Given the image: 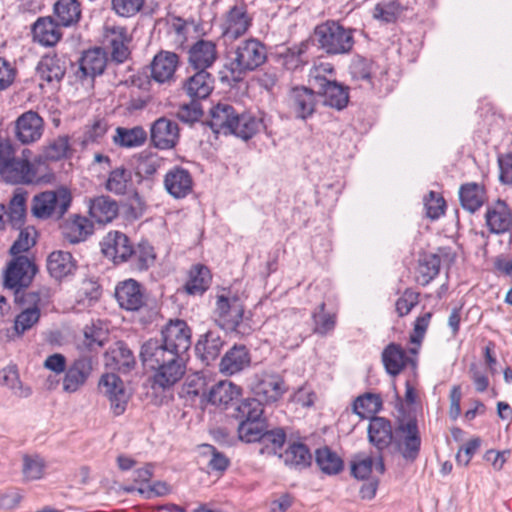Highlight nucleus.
<instances>
[{"label":"nucleus","mask_w":512,"mask_h":512,"mask_svg":"<svg viewBox=\"0 0 512 512\" xmlns=\"http://www.w3.org/2000/svg\"><path fill=\"white\" fill-rule=\"evenodd\" d=\"M77 264L72 254L67 251H53L47 258V270L51 277L61 280L74 274Z\"/></svg>","instance_id":"nucleus-33"},{"label":"nucleus","mask_w":512,"mask_h":512,"mask_svg":"<svg viewBox=\"0 0 512 512\" xmlns=\"http://www.w3.org/2000/svg\"><path fill=\"white\" fill-rule=\"evenodd\" d=\"M115 298L120 308L130 312L140 311L148 301L144 286L132 278L120 281L116 285Z\"/></svg>","instance_id":"nucleus-8"},{"label":"nucleus","mask_w":512,"mask_h":512,"mask_svg":"<svg viewBox=\"0 0 512 512\" xmlns=\"http://www.w3.org/2000/svg\"><path fill=\"white\" fill-rule=\"evenodd\" d=\"M211 279L210 270L206 266L194 265L189 270L183 289L189 295H202L210 287Z\"/></svg>","instance_id":"nucleus-39"},{"label":"nucleus","mask_w":512,"mask_h":512,"mask_svg":"<svg viewBox=\"0 0 512 512\" xmlns=\"http://www.w3.org/2000/svg\"><path fill=\"white\" fill-rule=\"evenodd\" d=\"M374 63L363 57H356L353 59L349 71L353 79L365 81L371 88L375 84L372 80V70Z\"/></svg>","instance_id":"nucleus-55"},{"label":"nucleus","mask_w":512,"mask_h":512,"mask_svg":"<svg viewBox=\"0 0 512 512\" xmlns=\"http://www.w3.org/2000/svg\"><path fill=\"white\" fill-rule=\"evenodd\" d=\"M368 439L378 451H383L393 443L400 447V443L394 438L391 422L384 417L374 416L370 419Z\"/></svg>","instance_id":"nucleus-25"},{"label":"nucleus","mask_w":512,"mask_h":512,"mask_svg":"<svg viewBox=\"0 0 512 512\" xmlns=\"http://www.w3.org/2000/svg\"><path fill=\"white\" fill-rule=\"evenodd\" d=\"M150 140L160 150L173 149L179 141L178 124L167 117L158 118L151 125Z\"/></svg>","instance_id":"nucleus-16"},{"label":"nucleus","mask_w":512,"mask_h":512,"mask_svg":"<svg viewBox=\"0 0 512 512\" xmlns=\"http://www.w3.org/2000/svg\"><path fill=\"white\" fill-rule=\"evenodd\" d=\"M189 63L197 70H207L218 58L217 46L213 41L200 39L189 49Z\"/></svg>","instance_id":"nucleus-27"},{"label":"nucleus","mask_w":512,"mask_h":512,"mask_svg":"<svg viewBox=\"0 0 512 512\" xmlns=\"http://www.w3.org/2000/svg\"><path fill=\"white\" fill-rule=\"evenodd\" d=\"M214 89V78L207 70H198L183 84V90L192 100L207 98Z\"/></svg>","instance_id":"nucleus-30"},{"label":"nucleus","mask_w":512,"mask_h":512,"mask_svg":"<svg viewBox=\"0 0 512 512\" xmlns=\"http://www.w3.org/2000/svg\"><path fill=\"white\" fill-rule=\"evenodd\" d=\"M249 351L244 345H234L222 357L219 365L220 372L233 375L250 366Z\"/></svg>","instance_id":"nucleus-32"},{"label":"nucleus","mask_w":512,"mask_h":512,"mask_svg":"<svg viewBox=\"0 0 512 512\" xmlns=\"http://www.w3.org/2000/svg\"><path fill=\"white\" fill-rule=\"evenodd\" d=\"M242 389L230 381H220L213 385L206 394L208 402L213 405H228L241 396Z\"/></svg>","instance_id":"nucleus-41"},{"label":"nucleus","mask_w":512,"mask_h":512,"mask_svg":"<svg viewBox=\"0 0 512 512\" xmlns=\"http://www.w3.org/2000/svg\"><path fill=\"white\" fill-rule=\"evenodd\" d=\"M441 258L436 254H425L419 260L417 269V281L423 285H428L440 271Z\"/></svg>","instance_id":"nucleus-47"},{"label":"nucleus","mask_w":512,"mask_h":512,"mask_svg":"<svg viewBox=\"0 0 512 512\" xmlns=\"http://www.w3.org/2000/svg\"><path fill=\"white\" fill-rule=\"evenodd\" d=\"M221 336L215 331H208L196 343L195 351L197 356L206 365L217 359L223 347Z\"/></svg>","instance_id":"nucleus-36"},{"label":"nucleus","mask_w":512,"mask_h":512,"mask_svg":"<svg viewBox=\"0 0 512 512\" xmlns=\"http://www.w3.org/2000/svg\"><path fill=\"white\" fill-rule=\"evenodd\" d=\"M26 193H15L11 198L7 209V220L12 228L20 229L26 217Z\"/></svg>","instance_id":"nucleus-46"},{"label":"nucleus","mask_w":512,"mask_h":512,"mask_svg":"<svg viewBox=\"0 0 512 512\" xmlns=\"http://www.w3.org/2000/svg\"><path fill=\"white\" fill-rule=\"evenodd\" d=\"M131 37L124 26L106 24L102 32V49L110 53L112 61L124 63L130 56Z\"/></svg>","instance_id":"nucleus-7"},{"label":"nucleus","mask_w":512,"mask_h":512,"mask_svg":"<svg viewBox=\"0 0 512 512\" xmlns=\"http://www.w3.org/2000/svg\"><path fill=\"white\" fill-rule=\"evenodd\" d=\"M70 191L65 187L45 191L33 197L31 212L38 219L62 218L71 205Z\"/></svg>","instance_id":"nucleus-6"},{"label":"nucleus","mask_w":512,"mask_h":512,"mask_svg":"<svg viewBox=\"0 0 512 512\" xmlns=\"http://www.w3.org/2000/svg\"><path fill=\"white\" fill-rule=\"evenodd\" d=\"M0 385L8 387L18 397L27 398L32 393V390L23 386L20 381L16 365H8L0 370Z\"/></svg>","instance_id":"nucleus-45"},{"label":"nucleus","mask_w":512,"mask_h":512,"mask_svg":"<svg viewBox=\"0 0 512 512\" xmlns=\"http://www.w3.org/2000/svg\"><path fill=\"white\" fill-rule=\"evenodd\" d=\"M382 362L386 372L391 376L401 373L405 367H411L414 374L417 369V359L409 357L401 345L390 343L382 352Z\"/></svg>","instance_id":"nucleus-20"},{"label":"nucleus","mask_w":512,"mask_h":512,"mask_svg":"<svg viewBox=\"0 0 512 512\" xmlns=\"http://www.w3.org/2000/svg\"><path fill=\"white\" fill-rule=\"evenodd\" d=\"M53 11L58 24L63 27L74 26L81 18V5L78 0H58Z\"/></svg>","instance_id":"nucleus-43"},{"label":"nucleus","mask_w":512,"mask_h":512,"mask_svg":"<svg viewBox=\"0 0 512 512\" xmlns=\"http://www.w3.org/2000/svg\"><path fill=\"white\" fill-rule=\"evenodd\" d=\"M108 130V124L104 119L94 121L88 126L84 132L82 144L88 146L90 144L99 143Z\"/></svg>","instance_id":"nucleus-64"},{"label":"nucleus","mask_w":512,"mask_h":512,"mask_svg":"<svg viewBox=\"0 0 512 512\" xmlns=\"http://www.w3.org/2000/svg\"><path fill=\"white\" fill-rule=\"evenodd\" d=\"M107 65V53L100 47L85 51L79 60V67L75 72L77 79L84 81L101 75Z\"/></svg>","instance_id":"nucleus-21"},{"label":"nucleus","mask_w":512,"mask_h":512,"mask_svg":"<svg viewBox=\"0 0 512 512\" xmlns=\"http://www.w3.org/2000/svg\"><path fill=\"white\" fill-rule=\"evenodd\" d=\"M266 428V419L261 418L258 420L240 422L237 431L241 441L253 443L263 438Z\"/></svg>","instance_id":"nucleus-50"},{"label":"nucleus","mask_w":512,"mask_h":512,"mask_svg":"<svg viewBox=\"0 0 512 512\" xmlns=\"http://www.w3.org/2000/svg\"><path fill=\"white\" fill-rule=\"evenodd\" d=\"M179 64V57L174 52L160 51L151 63V77L159 84H171Z\"/></svg>","instance_id":"nucleus-23"},{"label":"nucleus","mask_w":512,"mask_h":512,"mask_svg":"<svg viewBox=\"0 0 512 512\" xmlns=\"http://www.w3.org/2000/svg\"><path fill=\"white\" fill-rule=\"evenodd\" d=\"M36 235V230L33 227L20 228L19 235L9 250L11 256H24L23 254L36 244Z\"/></svg>","instance_id":"nucleus-54"},{"label":"nucleus","mask_w":512,"mask_h":512,"mask_svg":"<svg viewBox=\"0 0 512 512\" xmlns=\"http://www.w3.org/2000/svg\"><path fill=\"white\" fill-rule=\"evenodd\" d=\"M93 362L89 356H80L72 361L65 370L62 381L63 390L67 393L78 391L90 377Z\"/></svg>","instance_id":"nucleus-14"},{"label":"nucleus","mask_w":512,"mask_h":512,"mask_svg":"<svg viewBox=\"0 0 512 512\" xmlns=\"http://www.w3.org/2000/svg\"><path fill=\"white\" fill-rule=\"evenodd\" d=\"M112 9L121 17H133L143 7L145 0H111Z\"/></svg>","instance_id":"nucleus-62"},{"label":"nucleus","mask_w":512,"mask_h":512,"mask_svg":"<svg viewBox=\"0 0 512 512\" xmlns=\"http://www.w3.org/2000/svg\"><path fill=\"white\" fill-rule=\"evenodd\" d=\"M279 457L283 459L285 465L297 470H303L312 463V455L309 448L299 442L289 444L284 453L279 454Z\"/></svg>","instance_id":"nucleus-40"},{"label":"nucleus","mask_w":512,"mask_h":512,"mask_svg":"<svg viewBox=\"0 0 512 512\" xmlns=\"http://www.w3.org/2000/svg\"><path fill=\"white\" fill-rule=\"evenodd\" d=\"M203 114L200 103L197 100H192L188 104H183L179 107L176 116L186 124H192L198 121Z\"/></svg>","instance_id":"nucleus-63"},{"label":"nucleus","mask_w":512,"mask_h":512,"mask_svg":"<svg viewBox=\"0 0 512 512\" xmlns=\"http://www.w3.org/2000/svg\"><path fill=\"white\" fill-rule=\"evenodd\" d=\"M245 307L237 296L219 295L216 301L214 317L216 323L225 331L235 332L242 336L249 335L252 327L244 317Z\"/></svg>","instance_id":"nucleus-3"},{"label":"nucleus","mask_w":512,"mask_h":512,"mask_svg":"<svg viewBox=\"0 0 512 512\" xmlns=\"http://www.w3.org/2000/svg\"><path fill=\"white\" fill-rule=\"evenodd\" d=\"M317 97V92L309 87H292L287 96V105L290 113L298 120L311 118L316 111Z\"/></svg>","instance_id":"nucleus-9"},{"label":"nucleus","mask_w":512,"mask_h":512,"mask_svg":"<svg viewBox=\"0 0 512 512\" xmlns=\"http://www.w3.org/2000/svg\"><path fill=\"white\" fill-rule=\"evenodd\" d=\"M118 214V204L108 196H99L90 201L89 215L99 224L111 222Z\"/></svg>","instance_id":"nucleus-37"},{"label":"nucleus","mask_w":512,"mask_h":512,"mask_svg":"<svg viewBox=\"0 0 512 512\" xmlns=\"http://www.w3.org/2000/svg\"><path fill=\"white\" fill-rule=\"evenodd\" d=\"M66 61L56 54L44 55L36 66V77L41 81L40 87L45 82L52 87L58 85L66 73Z\"/></svg>","instance_id":"nucleus-18"},{"label":"nucleus","mask_w":512,"mask_h":512,"mask_svg":"<svg viewBox=\"0 0 512 512\" xmlns=\"http://www.w3.org/2000/svg\"><path fill=\"white\" fill-rule=\"evenodd\" d=\"M252 24V18L244 4L234 5L225 15L222 36L225 40H236L244 35Z\"/></svg>","instance_id":"nucleus-17"},{"label":"nucleus","mask_w":512,"mask_h":512,"mask_svg":"<svg viewBox=\"0 0 512 512\" xmlns=\"http://www.w3.org/2000/svg\"><path fill=\"white\" fill-rule=\"evenodd\" d=\"M266 129V117L263 113L254 114L252 112L238 111L231 134L247 141Z\"/></svg>","instance_id":"nucleus-24"},{"label":"nucleus","mask_w":512,"mask_h":512,"mask_svg":"<svg viewBox=\"0 0 512 512\" xmlns=\"http://www.w3.org/2000/svg\"><path fill=\"white\" fill-rule=\"evenodd\" d=\"M267 59V50L256 38L240 41L230 52L226 65L234 81H239L248 72L260 67Z\"/></svg>","instance_id":"nucleus-2"},{"label":"nucleus","mask_w":512,"mask_h":512,"mask_svg":"<svg viewBox=\"0 0 512 512\" xmlns=\"http://www.w3.org/2000/svg\"><path fill=\"white\" fill-rule=\"evenodd\" d=\"M37 272V265L28 256L12 257L3 273V285L14 292L15 299H20L23 293H27L26 289Z\"/></svg>","instance_id":"nucleus-5"},{"label":"nucleus","mask_w":512,"mask_h":512,"mask_svg":"<svg viewBox=\"0 0 512 512\" xmlns=\"http://www.w3.org/2000/svg\"><path fill=\"white\" fill-rule=\"evenodd\" d=\"M0 175L13 184H29L36 179V171L33 164L27 159H17L14 154L0 168Z\"/></svg>","instance_id":"nucleus-19"},{"label":"nucleus","mask_w":512,"mask_h":512,"mask_svg":"<svg viewBox=\"0 0 512 512\" xmlns=\"http://www.w3.org/2000/svg\"><path fill=\"white\" fill-rule=\"evenodd\" d=\"M45 462L38 455H25L23 457V474L28 480L40 479L44 474Z\"/></svg>","instance_id":"nucleus-60"},{"label":"nucleus","mask_w":512,"mask_h":512,"mask_svg":"<svg viewBox=\"0 0 512 512\" xmlns=\"http://www.w3.org/2000/svg\"><path fill=\"white\" fill-rule=\"evenodd\" d=\"M99 389L108 398L113 414L122 415L130 399L123 380L114 373L104 374L99 381Z\"/></svg>","instance_id":"nucleus-10"},{"label":"nucleus","mask_w":512,"mask_h":512,"mask_svg":"<svg viewBox=\"0 0 512 512\" xmlns=\"http://www.w3.org/2000/svg\"><path fill=\"white\" fill-rule=\"evenodd\" d=\"M155 260L154 247L147 240L140 241L136 246L132 245V253L128 260L132 269L146 271L154 265Z\"/></svg>","instance_id":"nucleus-42"},{"label":"nucleus","mask_w":512,"mask_h":512,"mask_svg":"<svg viewBox=\"0 0 512 512\" xmlns=\"http://www.w3.org/2000/svg\"><path fill=\"white\" fill-rule=\"evenodd\" d=\"M191 334L184 320H170L161 329L159 338H150L142 344L139 356L144 366L155 371L154 386L167 389L183 377Z\"/></svg>","instance_id":"nucleus-1"},{"label":"nucleus","mask_w":512,"mask_h":512,"mask_svg":"<svg viewBox=\"0 0 512 512\" xmlns=\"http://www.w3.org/2000/svg\"><path fill=\"white\" fill-rule=\"evenodd\" d=\"M163 185L173 199L180 200L192 193L194 180L188 169L175 165L166 172Z\"/></svg>","instance_id":"nucleus-11"},{"label":"nucleus","mask_w":512,"mask_h":512,"mask_svg":"<svg viewBox=\"0 0 512 512\" xmlns=\"http://www.w3.org/2000/svg\"><path fill=\"white\" fill-rule=\"evenodd\" d=\"M32 34L35 42L42 46L52 47L62 37L60 25L51 17H41L32 26Z\"/></svg>","instance_id":"nucleus-31"},{"label":"nucleus","mask_w":512,"mask_h":512,"mask_svg":"<svg viewBox=\"0 0 512 512\" xmlns=\"http://www.w3.org/2000/svg\"><path fill=\"white\" fill-rule=\"evenodd\" d=\"M381 408V397L373 393H366L357 397L353 404L354 412L361 417H365V414L376 413Z\"/></svg>","instance_id":"nucleus-56"},{"label":"nucleus","mask_w":512,"mask_h":512,"mask_svg":"<svg viewBox=\"0 0 512 512\" xmlns=\"http://www.w3.org/2000/svg\"><path fill=\"white\" fill-rule=\"evenodd\" d=\"M104 256L114 264L128 262L132 253V244L129 238L122 232L111 231L100 242Z\"/></svg>","instance_id":"nucleus-13"},{"label":"nucleus","mask_w":512,"mask_h":512,"mask_svg":"<svg viewBox=\"0 0 512 512\" xmlns=\"http://www.w3.org/2000/svg\"><path fill=\"white\" fill-rule=\"evenodd\" d=\"M44 132V120L35 111L22 113L15 121V135L22 144H32L41 139Z\"/></svg>","instance_id":"nucleus-15"},{"label":"nucleus","mask_w":512,"mask_h":512,"mask_svg":"<svg viewBox=\"0 0 512 512\" xmlns=\"http://www.w3.org/2000/svg\"><path fill=\"white\" fill-rule=\"evenodd\" d=\"M162 159L156 154H141L136 166V175L142 179L152 178L161 167Z\"/></svg>","instance_id":"nucleus-57"},{"label":"nucleus","mask_w":512,"mask_h":512,"mask_svg":"<svg viewBox=\"0 0 512 512\" xmlns=\"http://www.w3.org/2000/svg\"><path fill=\"white\" fill-rule=\"evenodd\" d=\"M486 224L493 234H503L512 228V211L501 199L488 205L485 213Z\"/></svg>","instance_id":"nucleus-22"},{"label":"nucleus","mask_w":512,"mask_h":512,"mask_svg":"<svg viewBox=\"0 0 512 512\" xmlns=\"http://www.w3.org/2000/svg\"><path fill=\"white\" fill-rule=\"evenodd\" d=\"M263 403L256 398L242 400L235 409L234 417L240 422L264 418Z\"/></svg>","instance_id":"nucleus-51"},{"label":"nucleus","mask_w":512,"mask_h":512,"mask_svg":"<svg viewBox=\"0 0 512 512\" xmlns=\"http://www.w3.org/2000/svg\"><path fill=\"white\" fill-rule=\"evenodd\" d=\"M286 391L285 383L279 375H266L254 387L255 398L261 403H274Z\"/></svg>","instance_id":"nucleus-29"},{"label":"nucleus","mask_w":512,"mask_h":512,"mask_svg":"<svg viewBox=\"0 0 512 512\" xmlns=\"http://www.w3.org/2000/svg\"><path fill=\"white\" fill-rule=\"evenodd\" d=\"M316 463L321 471L328 475L338 474L343 469L342 459L328 447L316 450Z\"/></svg>","instance_id":"nucleus-48"},{"label":"nucleus","mask_w":512,"mask_h":512,"mask_svg":"<svg viewBox=\"0 0 512 512\" xmlns=\"http://www.w3.org/2000/svg\"><path fill=\"white\" fill-rule=\"evenodd\" d=\"M238 111L229 103H218L210 110L209 126L216 134H231Z\"/></svg>","instance_id":"nucleus-26"},{"label":"nucleus","mask_w":512,"mask_h":512,"mask_svg":"<svg viewBox=\"0 0 512 512\" xmlns=\"http://www.w3.org/2000/svg\"><path fill=\"white\" fill-rule=\"evenodd\" d=\"M325 303L322 302L318 309L312 313L314 322V332L320 335H326L331 332L336 325V316L334 314L325 313Z\"/></svg>","instance_id":"nucleus-58"},{"label":"nucleus","mask_w":512,"mask_h":512,"mask_svg":"<svg viewBox=\"0 0 512 512\" xmlns=\"http://www.w3.org/2000/svg\"><path fill=\"white\" fill-rule=\"evenodd\" d=\"M17 303L28 304L29 307L20 312L14 321V330L17 335H23L30 330L40 319L39 303L41 301V291H29L23 293L20 299H15Z\"/></svg>","instance_id":"nucleus-12"},{"label":"nucleus","mask_w":512,"mask_h":512,"mask_svg":"<svg viewBox=\"0 0 512 512\" xmlns=\"http://www.w3.org/2000/svg\"><path fill=\"white\" fill-rule=\"evenodd\" d=\"M309 46L310 44L308 42H301L298 45L288 48L282 55L284 67L287 70L294 71L307 64V50Z\"/></svg>","instance_id":"nucleus-52"},{"label":"nucleus","mask_w":512,"mask_h":512,"mask_svg":"<svg viewBox=\"0 0 512 512\" xmlns=\"http://www.w3.org/2000/svg\"><path fill=\"white\" fill-rule=\"evenodd\" d=\"M405 434L402 456L406 460L414 461L420 451L421 439L419 435L416 419H409L405 423H400L397 430Z\"/></svg>","instance_id":"nucleus-35"},{"label":"nucleus","mask_w":512,"mask_h":512,"mask_svg":"<svg viewBox=\"0 0 512 512\" xmlns=\"http://www.w3.org/2000/svg\"><path fill=\"white\" fill-rule=\"evenodd\" d=\"M70 142L67 135L58 136L51 141L44 150V156L48 160L57 161L68 155Z\"/></svg>","instance_id":"nucleus-59"},{"label":"nucleus","mask_w":512,"mask_h":512,"mask_svg":"<svg viewBox=\"0 0 512 512\" xmlns=\"http://www.w3.org/2000/svg\"><path fill=\"white\" fill-rule=\"evenodd\" d=\"M316 89L317 94L323 97L324 105L336 110H343L349 102V88L336 80L325 82V85Z\"/></svg>","instance_id":"nucleus-34"},{"label":"nucleus","mask_w":512,"mask_h":512,"mask_svg":"<svg viewBox=\"0 0 512 512\" xmlns=\"http://www.w3.org/2000/svg\"><path fill=\"white\" fill-rule=\"evenodd\" d=\"M84 344L89 350H96L104 346L108 340V330L98 321L84 328Z\"/></svg>","instance_id":"nucleus-53"},{"label":"nucleus","mask_w":512,"mask_h":512,"mask_svg":"<svg viewBox=\"0 0 512 512\" xmlns=\"http://www.w3.org/2000/svg\"><path fill=\"white\" fill-rule=\"evenodd\" d=\"M334 74V67L330 63H319L314 65L309 72V83L315 88L325 85V82H332L334 79L328 75Z\"/></svg>","instance_id":"nucleus-61"},{"label":"nucleus","mask_w":512,"mask_h":512,"mask_svg":"<svg viewBox=\"0 0 512 512\" xmlns=\"http://www.w3.org/2000/svg\"><path fill=\"white\" fill-rule=\"evenodd\" d=\"M132 183V173L123 166L113 169L106 181V189L116 195H124Z\"/></svg>","instance_id":"nucleus-49"},{"label":"nucleus","mask_w":512,"mask_h":512,"mask_svg":"<svg viewBox=\"0 0 512 512\" xmlns=\"http://www.w3.org/2000/svg\"><path fill=\"white\" fill-rule=\"evenodd\" d=\"M147 132L142 126L134 127H117L113 136V142L121 148H137L145 144L147 140Z\"/></svg>","instance_id":"nucleus-38"},{"label":"nucleus","mask_w":512,"mask_h":512,"mask_svg":"<svg viewBox=\"0 0 512 512\" xmlns=\"http://www.w3.org/2000/svg\"><path fill=\"white\" fill-rule=\"evenodd\" d=\"M93 223L85 216L73 215L62 225V234L66 241L77 244L93 234Z\"/></svg>","instance_id":"nucleus-28"},{"label":"nucleus","mask_w":512,"mask_h":512,"mask_svg":"<svg viewBox=\"0 0 512 512\" xmlns=\"http://www.w3.org/2000/svg\"><path fill=\"white\" fill-rule=\"evenodd\" d=\"M314 36L319 47L329 55L346 54L354 46L353 30L336 21H326L317 25Z\"/></svg>","instance_id":"nucleus-4"},{"label":"nucleus","mask_w":512,"mask_h":512,"mask_svg":"<svg viewBox=\"0 0 512 512\" xmlns=\"http://www.w3.org/2000/svg\"><path fill=\"white\" fill-rule=\"evenodd\" d=\"M484 190L476 183H467L460 187L459 198L462 207L471 212H476L484 203Z\"/></svg>","instance_id":"nucleus-44"}]
</instances>
